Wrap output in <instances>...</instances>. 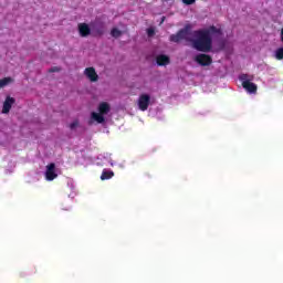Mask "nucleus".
Masks as SVG:
<instances>
[{"instance_id": "f257e3e1", "label": "nucleus", "mask_w": 283, "mask_h": 283, "mask_svg": "<svg viewBox=\"0 0 283 283\" xmlns=\"http://www.w3.org/2000/svg\"><path fill=\"white\" fill-rule=\"evenodd\" d=\"M213 34H222V30L211 25L207 29H201L195 31V40L192 41V46L198 52H211L213 46Z\"/></svg>"}, {"instance_id": "f03ea898", "label": "nucleus", "mask_w": 283, "mask_h": 283, "mask_svg": "<svg viewBox=\"0 0 283 283\" xmlns=\"http://www.w3.org/2000/svg\"><path fill=\"white\" fill-rule=\"evenodd\" d=\"M239 80L242 83L243 90L248 92L249 94H256L258 92V85L251 81H253V75L249 76V74H241L239 76Z\"/></svg>"}, {"instance_id": "7ed1b4c3", "label": "nucleus", "mask_w": 283, "mask_h": 283, "mask_svg": "<svg viewBox=\"0 0 283 283\" xmlns=\"http://www.w3.org/2000/svg\"><path fill=\"white\" fill-rule=\"evenodd\" d=\"M189 36V29H180L176 34L169 36L171 43H180V41H187Z\"/></svg>"}, {"instance_id": "20e7f679", "label": "nucleus", "mask_w": 283, "mask_h": 283, "mask_svg": "<svg viewBox=\"0 0 283 283\" xmlns=\"http://www.w3.org/2000/svg\"><path fill=\"white\" fill-rule=\"evenodd\" d=\"M195 61L196 63H198V65H201V67H208L209 65H211V63H213V59L211 57V55L205 53L197 54L195 56Z\"/></svg>"}, {"instance_id": "39448f33", "label": "nucleus", "mask_w": 283, "mask_h": 283, "mask_svg": "<svg viewBox=\"0 0 283 283\" xmlns=\"http://www.w3.org/2000/svg\"><path fill=\"white\" fill-rule=\"evenodd\" d=\"M149 103H151V97L148 94H142L138 98V107L142 112H147L149 109Z\"/></svg>"}, {"instance_id": "423d86ee", "label": "nucleus", "mask_w": 283, "mask_h": 283, "mask_svg": "<svg viewBox=\"0 0 283 283\" xmlns=\"http://www.w3.org/2000/svg\"><path fill=\"white\" fill-rule=\"evenodd\" d=\"M57 177H59V175L56 174V164H54V163L49 164L46 166L45 179L49 181H52Z\"/></svg>"}, {"instance_id": "0eeeda50", "label": "nucleus", "mask_w": 283, "mask_h": 283, "mask_svg": "<svg viewBox=\"0 0 283 283\" xmlns=\"http://www.w3.org/2000/svg\"><path fill=\"white\" fill-rule=\"evenodd\" d=\"M84 74L91 81V83H96V81H98V74L96 73V69L92 66L86 67Z\"/></svg>"}, {"instance_id": "6e6552de", "label": "nucleus", "mask_w": 283, "mask_h": 283, "mask_svg": "<svg viewBox=\"0 0 283 283\" xmlns=\"http://www.w3.org/2000/svg\"><path fill=\"white\" fill-rule=\"evenodd\" d=\"M14 103H17L14 97L7 96L2 106V114H10V109H12V105H14Z\"/></svg>"}, {"instance_id": "1a4fd4ad", "label": "nucleus", "mask_w": 283, "mask_h": 283, "mask_svg": "<svg viewBox=\"0 0 283 283\" xmlns=\"http://www.w3.org/2000/svg\"><path fill=\"white\" fill-rule=\"evenodd\" d=\"M77 30H78L80 36L82 38H86V36H90V34H92V29H90V25L87 23H80L77 25Z\"/></svg>"}, {"instance_id": "9d476101", "label": "nucleus", "mask_w": 283, "mask_h": 283, "mask_svg": "<svg viewBox=\"0 0 283 283\" xmlns=\"http://www.w3.org/2000/svg\"><path fill=\"white\" fill-rule=\"evenodd\" d=\"M156 63L159 65V67H163L165 65H169L171 60L169 59V55L159 54L156 56Z\"/></svg>"}, {"instance_id": "9b49d317", "label": "nucleus", "mask_w": 283, "mask_h": 283, "mask_svg": "<svg viewBox=\"0 0 283 283\" xmlns=\"http://www.w3.org/2000/svg\"><path fill=\"white\" fill-rule=\"evenodd\" d=\"M105 34V25L103 23L96 24L93 28V35L94 36H103Z\"/></svg>"}, {"instance_id": "f8f14e48", "label": "nucleus", "mask_w": 283, "mask_h": 283, "mask_svg": "<svg viewBox=\"0 0 283 283\" xmlns=\"http://www.w3.org/2000/svg\"><path fill=\"white\" fill-rule=\"evenodd\" d=\"M109 104L107 102H102L98 106V112L102 115L109 114Z\"/></svg>"}, {"instance_id": "ddd939ff", "label": "nucleus", "mask_w": 283, "mask_h": 283, "mask_svg": "<svg viewBox=\"0 0 283 283\" xmlns=\"http://www.w3.org/2000/svg\"><path fill=\"white\" fill-rule=\"evenodd\" d=\"M114 172L112 170L104 169L101 175V180H112Z\"/></svg>"}, {"instance_id": "4468645a", "label": "nucleus", "mask_w": 283, "mask_h": 283, "mask_svg": "<svg viewBox=\"0 0 283 283\" xmlns=\"http://www.w3.org/2000/svg\"><path fill=\"white\" fill-rule=\"evenodd\" d=\"M92 118H93V120H96V123H99V124L105 123V117L101 113L93 112L92 113Z\"/></svg>"}, {"instance_id": "2eb2a0df", "label": "nucleus", "mask_w": 283, "mask_h": 283, "mask_svg": "<svg viewBox=\"0 0 283 283\" xmlns=\"http://www.w3.org/2000/svg\"><path fill=\"white\" fill-rule=\"evenodd\" d=\"M9 83H12V77H4L0 80V90L6 87Z\"/></svg>"}, {"instance_id": "dca6fc26", "label": "nucleus", "mask_w": 283, "mask_h": 283, "mask_svg": "<svg viewBox=\"0 0 283 283\" xmlns=\"http://www.w3.org/2000/svg\"><path fill=\"white\" fill-rule=\"evenodd\" d=\"M275 60L276 61H282L283 60V48H279L275 51Z\"/></svg>"}, {"instance_id": "f3484780", "label": "nucleus", "mask_w": 283, "mask_h": 283, "mask_svg": "<svg viewBox=\"0 0 283 283\" xmlns=\"http://www.w3.org/2000/svg\"><path fill=\"white\" fill-rule=\"evenodd\" d=\"M112 36H114V39H118V36H120V34H123V32L116 28L112 29L111 31Z\"/></svg>"}, {"instance_id": "a211bd4d", "label": "nucleus", "mask_w": 283, "mask_h": 283, "mask_svg": "<svg viewBox=\"0 0 283 283\" xmlns=\"http://www.w3.org/2000/svg\"><path fill=\"white\" fill-rule=\"evenodd\" d=\"M182 3H185V6H193V3H196V0H182Z\"/></svg>"}, {"instance_id": "6ab92c4d", "label": "nucleus", "mask_w": 283, "mask_h": 283, "mask_svg": "<svg viewBox=\"0 0 283 283\" xmlns=\"http://www.w3.org/2000/svg\"><path fill=\"white\" fill-rule=\"evenodd\" d=\"M76 127H78V120H74L70 124V129H76Z\"/></svg>"}, {"instance_id": "aec40b11", "label": "nucleus", "mask_w": 283, "mask_h": 283, "mask_svg": "<svg viewBox=\"0 0 283 283\" xmlns=\"http://www.w3.org/2000/svg\"><path fill=\"white\" fill-rule=\"evenodd\" d=\"M60 71H61V67L59 66H53L49 70L50 73L60 72Z\"/></svg>"}, {"instance_id": "412c9836", "label": "nucleus", "mask_w": 283, "mask_h": 283, "mask_svg": "<svg viewBox=\"0 0 283 283\" xmlns=\"http://www.w3.org/2000/svg\"><path fill=\"white\" fill-rule=\"evenodd\" d=\"M147 34H148V36H154V34H155L154 29H147Z\"/></svg>"}, {"instance_id": "4be33fe9", "label": "nucleus", "mask_w": 283, "mask_h": 283, "mask_svg": "<svg viewBox=\"0 0 283 283\" xmlns=\"http://www.w3.org/2000/svg\"><path fill=\"white\" fill-rule=\"evenodd\" d=\"M280 39L283 42V28L281 29Z\"/></svg>"}]
</instances>
